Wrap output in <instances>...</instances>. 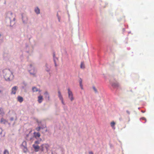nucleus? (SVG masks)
I'll list each match as a JSON object with an SVG mask.
<instances>
[{
  "instance_id": "5701e85b",
  "label": "nucleus",
  "mask_w": 154,
  "mask_h": 154,
  "mask_svg": "<svg viewBox=\"0 0 154 154\" xmlns=\"http://www.w3.org/2000/svg\"><path fill=\"white\" fill-rule=\"evenodd\" d=\"M2 129L0 128V137H3L5 136V134L2 133Z\"/></svg>"
},
{
  "instance_id": "dca6fc26",
  "label": "nucleus",
  "mask_w": 154,
  "mask_h": 154,
  "mask_svg": "<svg viewBox=\"0 0 154 154\" xmlns=\"http://www.w3.org/2000/svg\"><path fill=\"white\" fill-rule=\"evenodd\" d=\"M43 96L42 95H39L38 97V101L39 103H41L43 100Z\"/></svg>"
},
{
  "instance_id": "b1692460",
  "label": "nucleus",
  "mask_w": 154,
  "mask_h": 154,
  "mask_svg": "<svg viewBox=\"0 0 154 154\" xmlns=\"http://www.w3.org/2000/svg\"><path fill=\"white\" fill-rule=\"evenodd\" d=\"M80 68L81 69H84L85 68V64L83 62H82L81 63V65H80Z\"/></svg>"
},
{
  "instance_id": "4be33fe9",
  "label": "nucleus",
  "mask_w": 154,
  "mask_h": 154,
  "mask_svg": "<svg viewBox=\"0 0 154 154\" xmlns=\"http://www.w3.org/2000/svg\"><path fill=\"white\" fill-rule=\"evenodd\" d=\"M63 108L64 110L66 111L68 110V107L65 105V103H64V104H63Z\"/></svg>"
},
{
  "instance_id": "1a4fd4ad",
  "label": "nucleus",
  "mask_w": 154,
  "mask_h": 154,
  "mask_svg": "<svg viewBox=\"0 0 154 154\" xmlns=\"http://www.w3.org/2000/svg\"><path fill=\"white\" fill-rule=\"evenodd\" d=\"M58 96L60 100L61 101L62 104H64V102L63 101V97L60 91H58Z\"/></svg>"
},
{
  "instance_id": "f3484780",
  "label": "nucleus",
  "mask_w": 154,
  "mask_h": 154,
  "mask_svg": "<svg viewBox=\"0 0 154 154\" xmlns=\"http://www.w3.org/2000/svg\"><path fill=\"white\" fill-rule=\"evenodd\" d=\"M0 122L1 124H5L8 123L6 119L2 118L1 119Z\"/></svg>"
},
{
  "instance_id": "7c9ffc66",
  "label": "nucleus",
  "mask_w": 154,
  "mask_h": 154,
  "mask_svg": "<svg viewBox=\"0 0 154 154\" xmlns=\"http://www.w3.org/2000/svg\"><path fill=\"white\" fill-rule=\"evenodd\" d=\"M57 18L58 21L59 22H60V17L58 15V14H57Z\"/></svg>"
},
{
  "instance_id": "cd10ccee",
  "label": "nucleus",
  "mask_w": 154,
  "mask_h": 154,
  "mask_svg": "<svg viewBox=\"0 0 154 154\" xmlns=\"http://www.w3.org/2000/svg\"><path fill=\"white\" fill-rule=\"evenodd\" d=\"M110 124H111V126L113 128L114 127V126L115 124V123L114 122H112Z\"/></svg>"
},
{
  "instance_id": "aec40b11",
  "label": "nucleus",
  "mask_w": 154,
  "mask_h": 154,
  "mask_svg": "<svg viewBox=\"0 0 154 154\" xmlns=\"http://www.w3.org/2000/svg\"><path fill=\"white\" fill-rule=\"evenodd\" d=\"M17 100L20 102L21 103L23 101V98L22 97L18 96L17 97Z\"/></svg>"
},
{
  "instance_id": "a878e982",
  "label": "nucleus",
  "mask_w": 154,
  "mask_h": 154,
  "mask_svg": "<svg viewBox=\"0 0 154 154\" xmlns=\"http://www.w3.org/2000/svg\"><path fill=\"white\" fill-rule=\"evenodd\" d=\"M42 140L41 139H40L39 140L36 141L35 142V144L36 145H38L40 143V142L42 141Z\"/></svg>"
},
{
  "instance_id": "f03ea898",
  "label": "nucleus",
  "mask_w": 154,
  "mask_h": 154,
  "mask_svg": "<svg viewBox=\"0 0 154 154\" xmlns=\"http://www.w3.org/2000/svg\"><path fill=\"white\" fill-rule=\"evenodd\" d=\"M3 75L5 80L6 81H9L11 79L13 78V75L9 69H5L2 71Z\"/></svg>"
},
{
  "instance_id": "f257e3e1",
  "label": "nucleus",
  "mask_w": 154,
  "mask_h": 154,
  "mask_svg": "<svg viewBox=\"0 0 154 154\" xmlns=\"http://www.w3.org/2000/svg\"><path fill=\"white\" fill-rule=\"evenodd\" d=\"M5 20L6 22L10 23L9 26L12 27L15 23V18L14 15L11 11H8L5 14Z\"/></svg>"
},
{
  "instance_id": "bb28decb",
  "label": "nucleus",
  "mask_w": 154,
  "mask_h": 154,
  "mask_svg": "<svg viewBox=\"0 0 154 154\" xmlns=\"http://www.w3.org/2000/svg\"><path fill=\"white\" fill-rule=\"evenodd\" d=\"M3 41V38L1 34L0 33V43L2 42Z\"/></svg>"
},
{
  "instance_id": "ea45409f",
  "label": "nucleus",
  "mask_w": 154,
  "mask_h": 154,
  "mask_svg": "<svg viewBox=\"0 0 154 154\" xmlns=\"http://www.w3.org/2000/svg\"><path fill=\"white\" fill-rule=\"evenodd\" d=\"M79 85L80 88L83 87V85L82 84H80Z\"/></svg>"
},
{
  "instance_id": "2f4dec72",
  "label": "nucleus",
  "mask_w": 154,
  "mask_h": 154,
  "mask_svg": "<svg viewBox=\"0 0 154 154\" xmlns=\"http://www.w3.org/2000/svg\"><path fill=\"white\" fill-rule=\"evenodd\" d=\"M4 154H9V152L7 150H5L4 151Z\"/></svg>"
},
{
  "instance_id": "72a5a7b5",
  "label": "nucleus",
  "mask_w": 154,
  "mask_h": 154,
  "mask_svg": "<svg viewBox=\"0 0 154 154\" xmlns=\"http://www.w3.org/2000/svg\"><path fill=\"white\" fill-rule=\"evenodd\" d=\"M54 62L55 66L56 67L57 66V65L56 63L55 62V58H54Z\"/></svg>"
},
{
  "instance_id": "39448f33",
  "label": "nucleus",
  "mask_w": 154,
  "mask_h": 154,
  "mask_svg": "<svg viewBox=\"0 0 154 154\" xmlns=\"http://www.w3.org/2000/svg\"><path fill=\"white\" fill-rule=\"evenodd\" d=\"M22 19L23 23L24 24H26L28 22V17L27 15L25 14L22 15Z\"/></svg>"
},
{
  "instance_id": "0eeeda50",
  "label": "nucleus",
  "mask_w": 154,
  "mask_h": 154,
  "mask_svg": "<svg viewBox=\"0 0 154 154\" xmlns=\"http://www.w3.org/2000/svg\"><path fill=\"white\" fill-rule=\"evenodd\" d=\"M34 138V136L30 133L26 135V138L28 140L32 141Z\"/></svg>"
},
{
  "instance_id": "ddd939ff",
  "label": "nucleus",
  "mask_w": 154,
  "mask_h": 154,
  "mask_svg": "<svg viewBox=\"0 0 154 154\" xmlns=\"http://www.w3.org/2000/svg\"><path fill=\"white\" fill-rule=\"evenodd\" d=\"M34 134V137H35L36 139H38V138L40 137V134L39 133V132H34L33 133Z\"/></svg>"
},
{
  "instance_id": "412c9836",
  "label": "nucleus",
  "mask_w": 154,
  "mask_h": 154,
  "mask_svg": "<svg viewBox=\"0 0 154 154\" xmlns=\"http://www.w3.org/2000/svg\"><path fill=\"white\" fill-rule=\"evenodd\" d=\"M45 67H46L45 70L48 72H49L50 70V68L49 67L48 65V64H45Z\"/></svg>"
},
{
  "instance_id": "473e14b6",
  "label": "nucleus",
  "mask_w": 154,
  "mask_h": 154,
  "mask_svg": "<svg viewBox=\"0 0 154 154\" xmlns=\"http://www.w3.org/2000/svg\"><path fill=\"white\" fill-rule=\"evenodd\" d=\"M79 85L80 84H82V79L81 78H80L79 80Z\"/></svg>"
},
{
  "instance_id": "e433bc0d",
  "label": "nucleus",
  "mask_w": 154,
  "mask_h": 154,
  "mask_svg": "<svg viewBox=\"0 0 154 154\" xmlns=\"http://www.w3.org/2000/svg\"><path fill=\"white\" fill-rule=\"evenodd\" d=\"M23 84L25 86H26L27 85V83L25 82H23Z\"/></svg>"
},
{
  "instance_id": "4468645a",
  "label": "nucleus",
  "mask_w": 154,
  "mask_h": 154,
  "mask_svg": "<svg viewBox=\"0 0 154 154\" xmlns=\"http://www.w3.org/2000/svg\"><path fill=\"white\" fill-rule=\"evenodd\" d=\"M112 86L115 88L119 86V85L118 82H114L111 83Z\"/></svg>"
},
{
  "instance_id": "c756f323",
  "label": "nucleus",
  "mask_w": 154,
  "mask_h": 154,
  "mask_svg": "<svg viewBox=\"0 0 154 154\" xmlns=\"http://www.w3.org/2000/svg\"><path fill=\"white\" fill-rule=\"evenodd\" d=\"M41 123V122L40 123V126H41V129H43L46 127V126L45 125H42Z\"/></svg>"
},
{
  "instance_id": "6e6552de",
  "label": "nucleus",
  "mask_w": 154,
  "mask_h": 154,
  "mask_svg": "<svg viewBox=\"0 0 154 154\" xmlns=\"http://www.w3.org/2000/svg\"><path fill=\"white\" fill-rule=\"evenodd\" d=\"M58 96L60 100L61 101L62 104H64V102L63 101V97L60 91H58Z\"/></svg>"
},
{
  "instance_id": "7ed1b4c3",
  "label": "nucleus",
  "mask_w": 154,
  "mask_h": 154,
  "mask_svg": "<svg viewBox=\"0 0 154 154\" xmlns=\"http://www.w3.org/2000/svg\"><path fill=\"white\" fill-rule=\"evenodd\" d=\"M50 145L47 143H43L40 146V150L44 153H46L48 151Z\"/></svg>"
},
{
  "instance_id": "393cba45",
  "label": "nucleus",
  "mask_w": 154,
  "mask_h": 154,
  "mask_svg": "<svg viewBox=\"0 0 154 154\" xmlns=\"http://www.w3.org/2000/svg\"><path fill=\"white\" fill-rule=\"evenodd\" d=\"M44 94L45 95V97H47L48 98H49V94L48 91H46L44 93Z\"/></svg>"
},
{
  "instance_id": "6ab92c4d",
  "label": "nucleus",
  "mask_w": 154,
  "mask_h": 154,
  "mask_svg": "<svg viewBox=\"0 0 154 154\" xmlns=\"http://www.w3.org/2000/svg\"><path fill=\"white\" fill-rule=\"evenodd\" d=\"M32 90L33 92H36L38 91L41 92V91L38 89L36 87H33L32 88Z\"/></svg>"
},
{
  "instance_id": "79ce46f5",
  "label": "nucleus",
  "mask_w": 154,
  "mask_h": 154,
  "mask_svg": "<svg viewBox=\"0 0 154 154\" xmlns=\"http://www.w3.org/2000/svg\"><path fill=\"white\" fill-rule=\"evenodd\" d=\"M81 89L82 90H83V87H81Z\"/></svg>"
},
{
  "instance_id": "423d86ee",
  "label": "nucleus",
  "mask_w": 154,
  "mask_h": 154,
  "mask_svg": "<svg viewBox=\"0 0 154 154\" xmlns=\"http://www.w3.org/2000/svg\"><path fill=\"white\" fill-rule=\"evenodd\" d=\"M68 94L69 99L71 101H72L74 100V97H73V94L72 91H70L69 88L68 89Z\"/></svg>"
},
{
  "instance_id": "f8f14e48",
  "label": "nucleus",
  "mask_w": 154,
  "mask_h": 154,
  "mask_svg": "<svg viewBox=\"0 0 154 154\" xmlns=\"http://www.w3.org/2000/svg\"><path fill=\"white\" fill-rule=\"evenodd\" d=\"M22 146L24 147V152H26L27 150L26 148V141H23L22 144Z\"/></svg>"
},
{
  "instance_id": "a211bd4d",
  "label": "nucleus",
  "mask_w": 154,
  "mask_h": 154,
  "mask_svg": "<svg viewBox=\"0 0 154 154\" xmlns=\"http://www.w3.org/2000/svg\"><path fill=\"white\" fill-rule=\"evenodd\" d=\"M38 123L39 126L36 128H35V129L37 131H39L41 129V126H40V123H41V122H38Z\"/></svg>"
},
{
  "instance_id": "37998d69",
  "label": "nucleus",
  "mask_w": 154,
  "mask_h": 154,
  "mask_svg": "<svg viewBox=\"0 0 154 154\" xmlns=\"http://www.w3.org/2000/svg\"><path fill=\"white\" fill-rule=\"evenodd\" d=\"M142 112H144L143 111H142Z\"/></svg>"
},
{
  "instance_id": "2eb2a0df",
  "label": "nucleus",
  "mask_w": 154,
  "mask_h": 154,
  "mask_svg": "<svg viewBox=\"0 0 154 154\" xmlns=\"http://www.w3.org/2000/svg\"><path fill=\"white\" fill-rule=\"evenodd\" d=\"M34 11L37 14H38L40 13V10L38 7L35 8Z\"/></svg>"
},
{
  "instance_id": "c9c22d12",
  "label": "nucleus",
  "mask_w": 154,
  "mask_h": 154,
  "mask_svg": "<svg viewBox=\"0 0 154 154\" xmlns=\"http://www.w3.org/2000/svg\"><path fill=\"white\" fill-rule=\"evenodd\" d=\"M3 90L2 89H0V94H2L3 93Z\"/></svg>"
},
{
  "instance_id": "a19ab883",
  "label": "nucleus",
  "mask_w": 154,
  "mask_h": 154,
  "mask_svg": "<svg viewBox=\"0 0 154 154\" xmlns=\"http://www.w3.org/2000/svg\"><path fill=\"white\" fill-rule=\"evenodd\" d=\"M143 120H146V119L144 118V117H143L142 118Z\"/></svg>"
},
{
  "instance_id": "c85d7f7f",
  "label": "nucleus",
  "mask_w": 154,
  "mask_h": 154,
  "mask_svg": "<svg viewBox=\"0 0 154 154\" xmlns=\"http://www.w3.org/2000/svg\"><path fill=\"white\" fill-rule=\"evenodd\" d=\"M95 93H97V91L96 88L94 86H93L92 88Z\"/></svg>"
},
{
  "instance_id": "9d476101",
  "label": "nucleus",
  "mask_w": 154,
  "mask_h": 154,
  "mask_svg": "<svg viewBox=\"0 0 154 154\" xmlns=\"http://www.w3.org/2000/svg\"><path fill=\"white\" fill-rule=\"evenodd\" d=\"M18 89V87L17 86H14L11 90V94H16V91Z\"/></svg>"
},
{
  "instance_id": "58836bf2",
  "label": "nucleus",
  "mask_w": 154,
  "mask_h": 154,
  "mask_svg": "<svg viewBox=\"0 0 154 154\" xmlns=\"http://www.w3.org/2000/svg\"><path fill=\"white\" fill-rule=\"evenodd\" d=\"M89 154H93V153L91 151L89 152Z\"/></svg>"
},
{
  "instance_id": "9b49d317",
  "label": "nucleus",
  "mask_w": 154,
  "mask_h": 154,
  "mask_svg": "<svg viewBox=\"0 0 154 154\" xmlns=\"http://www.w3.org/2000/svg\"><path fill=\"white\" fill-rule=\"evenodd\" d=\"M32 146L34 148L35 151L36 152L38 151L40 149V147L38 145L33 144L32 145Z\"/></svg>"
},
{
  "instance_id": "f704fd0d",
  "label": "nucleus",
  "mask_w": 154,
  "mask_h": 154,
  "mask_svg": "<svg viewBox=\"0 0 154 154\" xmlns=\"http://www.w3.org/2000/svg\"><path fill=\"white\" fill-rule=\"evenodd\" d=\"M10 120L11 121H13L14 120V118L13 117H11L10 119Z\"/></svg>"
},
{
  "instance_id": "20e7f679",
  "label": "nucleus",
  "mask_w": 154,
  "mask_h": 154,
  "mask_svg": "<svg viewBox=\"0 0 154 154\" xmlns=\"http://www.w3.org/2000/svg\"><path fill=\"white\" fill-rule=\"evenodd\" d=\"M29 71L30 73L33 76H35L36 73V70L32 64H30L29 66Z\"/></svg>"
},
{
  "instance_id": "4c0bfd02",
  "label": "nucleus",
  "mask_w": 154,
  "mask_h": 154,
  "mask_svg": "<svg viewBox=\"0 0 154 154\" xmlns=\"http://www.w3.org/2000/svg\"><path fill=\"white\" fill-rule=\"evenodd\" d=\"M126 112L127 113H128V114H130V112H129V111H128V110H127L126 111Z\"/></svg>"
}]
</instances>
